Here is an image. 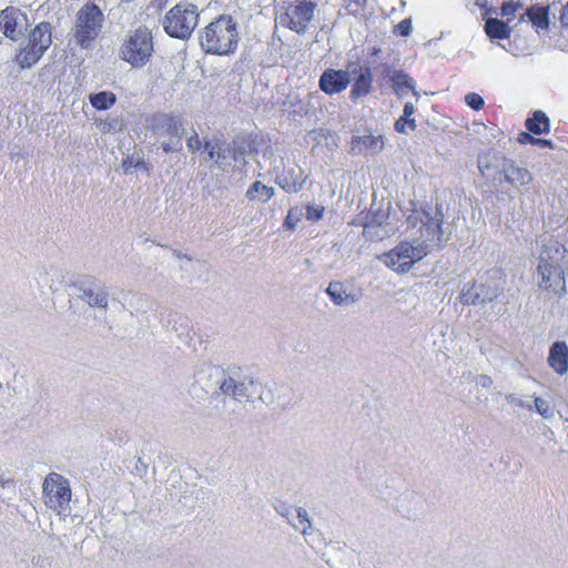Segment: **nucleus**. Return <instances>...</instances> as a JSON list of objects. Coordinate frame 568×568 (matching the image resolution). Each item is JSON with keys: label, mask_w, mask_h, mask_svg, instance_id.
Masks as SVG:
<instances>
[{"label": "nucleus", "mask_w": 568, "mask_h": 568, "mask_svg": "<svg viewBox=\"0 0 568 568\" xmlns=\"http://www.w3.org/2000/svg\"><path fill=\"white\" fill-rule=\"evenodd\" d=\"M221 389L225 394H232L233 396H237L239 395L237 392H236L237 385H236V383L232 378H230L227 381H224L222 383V385H221Z\"/></svg>", "instance_id": "35"}, {"label": "nucleus", "mask_w": 568, "mask_h": 568, "mask_svg": "<svg viewBox=\"0 0 568 568\" xmlns=\"http://www.w3.org/2000/svg\"><path fill=\"white\" fill-rule=\"evenodd\" d=\"M326 293L337 305H341L348 300V295L343 290L342 283L338 282L331 283L326 290Z\"/></svg>", "instance_id": "26"}, {"label": "nucleus", "mask_w": 568, "mask_h": 568, "mask_svg": "<svg viewBox=\"0 0 568 568\" xmlns=\"http://www.w3.org/2000/svg\"><path fill=\"white\" fill-rule=\"evenodd\" d=\"M90 103L97 110H108L114 105L116 97L113 92L101 91L90 95Z\"/></svg>", "instance_id": "24"}, {"label": "nucleus", "mask_w": 568, "mask_h": 568, "mask_svg": "<svg viewBox=\"0 0 568 568\" xmlns=\"http://www.w3.org/2000/svg\"><path fill=\"white\" fill-rule=\"evenodd\" d=\"M549 14V6H541L536 3L526 9V12L520 17V20H524L526 17L537 32L546 31L550 26Z\"/></svg>", "instance_id": "14"}, {"label": "nucleus", "mask_w": 568, "mask_h": 568, "mask_svg": "<svg viewBox=\"0 0 568 568\" xmlns=\"http://www.w3.org/2000/svg\"><path fill=\"white\" fill-rule=\"evenodd\" d=\"M505 181L515 187L527 185L531 182V174L527 169L519 168L513 162L505 163L503 168Z\"/></svg>", "instance_id": "18"}, {"label": "nucleus", "mask_w": 568, "mask_h": 568, "mask_svg": "<svg viewBox=\"0 0 568 568\" xmlns=\"http://www.w3.org/2000/svg\"><path fill=\"white\" fill-rule=\"evenodd\" d=\"M315 9L316 3L311 0L288 2L278 17L280 24L297 34H303L314 18Z\"/></svg>", "instance_id": "9"}, {"label": "nucleus", "mask_w": 568, "mask_h": 568, "mask_svg": "<svg viewBox=\"0 0 568 568\" xmlns=\"http://www.w3.org/2000/svg\"><path fill=\"white\" fill-rule=\"evenodd\" d=\"M153 36L148 27H139L123 40L120 57L133 68L145 65L154 51Z\"/></svg>", "instance_id": "6"}, {"label": "nucleus", "mask_w": 568, "mask_h": 568, "mask_svg": "<svg viewBox=\"0 0 568 568\" xmlns=\"http://www.w3.org/2000/svg\"><path fill=\"white\" fill-rule=\"evenodd\" d=\"M373 74L368 67H364L359 69V73L354 79L352 84L349 97L352 100H357L359 98L366 97L371 93L373 89Z\"/></svg>", "instance_id": "16"}, {"label": "nucleus", "mask_w": 568, "mask_h": 568, "mask_svg": "<svg viewBox=\"0 0 568 568\" xmlns=\"http://www.w3.org/2000/svg\"><path fill=\"white\" fill-rule=\"evenodd\" d=\"M485 32L490 39L504 40L510 37V28L506 22L489 18L485 22Z\"/></svg>", "instance_id": "22"}, {"label": "nucleus", "mask_w": 568, "mask_h": 568, "mask_svg": "<svg viewBox=\"0 0 568 568\" xmlns=\"http://www.w3.org/2000/svg\"><path fill=\"white\" fill-rule=\"evenodd\" d=\"M204 148L206 150L209 160L220 158L221 145L219 142L206 141Z\"/></svg>", "instance_id": "33"}, {"label": "nucleus", "mask_w": 568, "mask_h": 568, "mask_svg": "<svg viewBox=\"0 0 568 568\" xmlns=\"http://www.w3.org/2000/svg\"><path fill=\"white\" fill-rule=\"evenodd\" d=\"M163 150H164L165 152H170V151H171V146H170L169 144H164V145H163Z\"/></svg>", "instance_id": "43"}, {"label": "nucleus", "mask_w": 568, "mask_h": 568, "mask_svg": "<svg viewBox=\"0 0 568 568\" xmlns=\"http://www.w3.org/2000/svg\"><path fill=\"white\" fill-rule=\"evenodd\" d=\"M154 131L160 135L181 138L183 124L179 116L173 114H163L154 125Z\"/></svg>", "instance_id": "17"}, {"label": "nucleus", "mask_w": 568, "mask_h": 568, "mask_svg": "<svg viewBox=\"0 0 568 568\" xmlns=\"http://www.w3.org/2000/svg\"><path fill=\"white\" fill-rule=\"evenodd\" d=\"M426 231H427V233L432 232L433 237L436 236L437 239H439V233H440L439 224H437L435 222H430L429 224L426 225Z\"/></svg>", "instance_id": "38"}, {"label": "nucleus", "mask_w": 568, "mask_h": 568, "mask_svg": "<svg viewBox=\"0 0 568 568\" xmlns=\"http://www.w3.org/2000/svg\"><path fill=\"white\" fill-rule=\"evenodd\" d=\"M427 255V245L418 243L413 245L403 241L390 251L379 256V260L396 273H407L412 266Z\"/></svg>", "instance_id": "8"}, {"label": "nucleus", "mask_w": 568, "mask_h": 568, "mask_svg": "<svg viewBox=\"0 0 568 568\" xmlns=\"http://www.w3.org/2000/svg\"><path fill=\"white\" fill-rule=\"evenodd\" d=\"M523 8V3L520 1H507L501 6V16L507 19V22H510L517 11Z\"/></svg>", "instance_id": "27"}, {"label": "nucleus", "mask_w": 568, "mask_h": 568, "mask_svg": "<svg viewBox=\"0 0 568 568\" xmlns=\"http://www.w3.org/2000/svg\"><path fill=\"white\" fill-rule=\"evenodd\" d=\"M527 131L540 135L550 131V121L545 112L537 110L525 122Z\"/></svg>", "instance_id": "19"}, {"label": "nucleus", "mask_w": 568, "mask_h": 568, "mask_svg": "<svg viewBox=\"0 0 568 568\" xmlns=\"http://www.w3.org/2000/svg\"><path fill=\"white\" fill-rule=\"evenodd\" d=\"M389 80L392 82L394 92L398 95H402L409 91L415 92L414 80L403 70L393 71L392 75L389 77Z\"/></svg>", "instance_id": "20"}, {"label": "nucleus", "mask_w": 568, "mask_h": 568, "mask_svg": "<svg viewBox=\"0 0 568 568\" xmlns=\"http://www.w3.org/2000/svg\"><path fill=\"white\" fill-rule=\"evenodd\" d=\"M415 112V106L412 102H407L403 109V115L399 116L394 123V129L397 133L406 134L407 131H415L417 125L416 121L412 115Z\"/></svg>", "instance_id": "21"}, {"label": "nucleus", "mask_w": 568, "mask_h": 568, "mask_svg": "<svg viewBox=\"0 0 568 568\" xmlns=\"http://www.w3.org/2000/svg\"><path fill=\"white\" fill-rule=\"evenodd\" d=\"M385 148V140L378 135H357L351 140V152L353 154H377Z\"/></svg>", "instance_id": "13"}, {"label": "nucleus", "mask_w": 568, "mask_h": 568, "mask_svg": "<svg viewBox=\"0 0 568 568\" xmlns=\"http://www.w3.org/2000/svg\"><path fill=\"white\" fill-rule=\"evenodd\" d=\"M241 41L239 23L231 14H220L199 32L201 49L206 54L231 55Z\"/></svg>", "instance_id": "1"}, {"label": "nucleus", "mask_w": 568, "mask_h": 568, "mask_svg": "<svg viewBox=\"0 0 568 568\" xmlns=\"http://www.w3.org/2000/svg\"><path fill=\"white\" fill-rule=\"evenodd\" d=\"M298 517H302V519H306L305 516H302L301 513H298Z\"/></svg>", "instance_id": "47"}, {"label": "nucleus", "mask_w": 568, "mask_h": 568, "mask_svg": "<svg viewBox=\"0 0 568 568\" xmlns=\"http://www.w3.org/2000/svg\"><path fill=\"white\" fill-rule=\"evenodd\" d=\"M52 44V26L42 21L29 32L26 45L20 48L14 57V62L21 69L33 67Z\"/></svg>", "instance_id": "5"}, {"label": "nucleus", "mask_w": 568, "mask_h": 568, "mask_svg": "<svg viewBox=\"0 0 568 568\" xmlns=\"http://www.w3.org/2000/svg\"><path fill=\"white\" fill-rule=\"evenodd\" d=\"M535 139L536 138L532 135V133H530L528 131V132H520L518 134L517 141L520 144H535Z\"/></svg>", "instance_id": "37"}, {"label": "nucleus", "mask_w": 568, "mask_h": 568, "mask_svg": "<svg viewBox=\"0 0 568 568\" xmlns=\"http://www.w3.org/2000/svg\"><path fill=\"white\" fill-rule=\"evenodd\" d=\"M567 254L566 246L558 241L544 245L540 252L537 266L538 286L550 296L561 297L567 292L566 272L562 267Z\"/></svg>", "instance_id": "2"}, {"label": "nucleus", "mask_w": 568, "mask_h": 568, "mask_svg": "<svg viewBox=\"0 0 568 568\" xmlns=\"http://www.w3.org/2000/svg\"><path fill=\"white\" fill-rule=\"evenodd\" d=\"M466 104L475 111H479L484 108L485 101L481 95L475 92H469L464 97Z\"/></svg>", "instance_id": "28"}, {"label": "nucleus", "mask_w": 568, "mask_h": 568, "mask_svg": "<svg viewBox=\"0 0 568 568\" xmlns=\"http://www.w3.org/2000/svg\"><path fill=\"white\" fill-rule=\"evenodd\" d=\"M298 517H302V519H306L305 516H302L301 513H298Z\"/></svg>", "instance_id": "46"}, {"label": "nucleus", "mask_w": 568, "mask_h": 568, "mask_svg": "<svg viewBox=\"0 0 568 568\" xmlns=\"http://www.w3.org/2000/svg\"><path fill=\"white\" fill-rule=\"evenodd\" d=\"M199 20L197 6L189 1H180L164 14L162 27L169 37L187 40L197 27Z\"/></svg>", "instance_id": "3"}, {"label": "nucleus", "mask_w": 568, "mask_h": 568, "mask_svg": "<svg viewBox=\"0 0 568 568\" xmlns=\"http://www.w3.org/2000/svg\"><path fill=\"white\" fill-rule=\"evenodd\" d=\"M368 229H369V225H368V224H365V226H364V232L368 231Z\"/></svg>", "instance_id": "45"}, {"label": "nucleus", "mask_w": 568, "mask_h": 568, "mask_svg": "<svg viewBox=\"0 0 568 568\" xmlns=\"http://www.w3.org/2000/svg\"><path fill=\"white\" fill-rule=\"evenodd\" d=\"M305 521H306L307 525L303 526V530H305L310 526V521L307 519H305Z\"/></svg>", "instance_id": "44"}, {"label": "nucleus", "mask_w": 568, "mask_h": 568, "mask_svg": "<svg viewBox=\"0 0 568 568\" xmlns=\"http://www.w3.org/2000/svg\"><path fill=\"white\" fill-rule=\"evenodd\" d=\"M535 406H536L537 412L541 416H544L546 418L551 416V414H552L551 408H550L549 404L545 399H542L540 397H536L535 398Z\"/></svg>", "instance_id": "31"}, {"label": "nucleus", "mask_w": 568, "mask_h": 568, "mask_svg": "<svg viewBox=\"0 0 568 568\" xmlns=\"http://www.w3.org/2000/svg\"><path fill=\"white\" fill-rule=\"evenodd\" d=\"M284 225L290 230H293L295 227V223L292 222V211L288 212V214L284 221Z\"/></svg>", "instance_id": "41"}, {"label": "nucleus", "mask_w": 568, "mask_h": 568, "mask_svg": "<svg viewBox=\"0 0 568 568\" xmlns=\"http://www.w3.org/2000/svg\"><path fill=\"white\" fill-rule=\"evenodd\" d=\"M505 285V273L499 268L489 270L467 288L464 303L476 305L491 302L504 292Z\"/></svg>", "instance_id": "7"}, {"label": "nucleus", "mask_w": 568, "mask_h": 568, "mask_svg": "<svg viewBox=\"0 0 568 568\" xmlns=\"http://www.w3.org/2000/svg\"><path fill=\"white\" fill-rule=\"evenodd\" d=\"M347 14L355 18L362 17L367 7V0H343Z\"/></svg>", "instance_id": "25"}, {"label": "nucleus", "mask_w": 568, "mask_h": 568, "mask_svg": "<svg viewBox=\"0 0 568 568\" xmlns=\"http://www.w3.org/2000/svg\"><path fill=\"white\" fill-rule=\"evenodd\" d=\"M104 23V14L94 2H85L77 12L72 36L82 49H89L99 38Z\"/></svg>", "instance_id": "4"}, {"label": "nucleus", "mask_w": 568, "mask_h": 568, "mask_svg": "<svg viewBox=\"0 0 568 568\" xmlns=\"http://www.w3.org/2000/svg\"><path fill=\"white\" fill-rule=\"evenodd\" d=\"M274 195V189L263 184L261 181H255L246 191V197L250 201L267 202Z\"/></svg>", "instance_id": "23"}, {"label": "nucleus", "mask_w": 568, "mask_h": 568, "mask_svg": "<svg viewBox=\"0 0 568 568\" xmlns=\"http://www.w3.org/2000/svg\"><path fill=\"white\" fill-rule=\"evenodd\" d=\"M325 207L322 205H306V219L312 222H317L323 219Z\"/></svg>", "instance_id": "29"}, {"label": "nucleus", "mask_w": 568, "mask_h": 568, "mask_svg": "<svg viewBox=\"0 0 568 568\" xmlns=\"http://www.w3.org/2000/svg\"><path fill=\"white\" fill-rule=\"evenodd\" d=\"M549 366L559 375L568 371V346L565 342H555L549 351Z\"/></svg>", "instance_id": "15"}, {"label": "nucleus", "mask_w": 568, "mask_h": 568, "mask_svg": "<svg viewBox=\"0 0 568 568\" xmlns=\"http://www.w3.org/2000/svg\"><path fill=\"white\" fill-rule=\"evenodd\" d=\"M560 23L564 28L568 29V2L562 7L559 17Z\"/></svg>", "instance_id": "39"}, {"label": "nucleus", "mask_w": 568, "mask_h": 568, "mask_svg": "<svg viewBox=\"0 0 568 568\" xmlns=\"http://www.w3.org/2000/svg\"><path fill=\"white\" fill-rule=\"evenodd\" d=\"M282 187L284 190H286L287 192H296L297 191V189L295 186L292 187V186L282 185Z\"/></svg>", "instance_id": "42"}, {"label": "nucleus", "mask_w": 568, "mask_h": 568, "mask_svg": "<svg viewBox=\"0 0 568 568\" xmlns=\"http://www.w3.org/2000/svg\"><path fill=\"white\" fill-rule=\"evenodd\" d=\"M122 166L125 173H129L132 168L149 170L146 163L143 160L134 162L133 158L128 156L123 160Z\"/></svg>", "instance_id": "30"}, {"label": "nucleus", "mask_w": 568, "mask_h": 568, "mask_svg": "<svg viewBox=\"0 0 568 568\" xmlns=\"http://www.w3.org/2000/svg\"><path fill=\"white\" fill-rule=\"evenodd\" d=\"M394 32L402 37H407L412 32L410 19H404L395 26Z\"/></svg>", "instance_id": "32"}, {"label": "nucleus", "mask_w": 568, "mask_h": 568, "mask_svg": "<svg viewBox=\"0 0 568 568\" xmlns=\"http://www.w3.org/2000/svg\"><path fill=\"white\" fill-rule=\"evenodd\" d=\"M43 498L49 508L60 514L71 499L69 481L57 473H50L43 481Z\"/></svg>", "instance_id": "10"}, {"label": "nucleus", "mask_w": 568, "mask_h": 568, "mask_svg": "<svg viewBox=\"0 0 568 568\" xmlns=\"http://www.w3.org/2000/svg\"><path fill=\"white\" fill-rule=\"evenodd\" d=\"M534 145H540V146L552 148V142H551L550 140H545V139L536 138V139H535V144H534Z\"/></svg>", "instance_id": "40"}, {"label": "nucleus", "mask_w": 568, "mask_h": 568, "mask_svg": "<svg viewBox=\"0 0 568 568\" xmlns=\"http://www.w3.org/2000/svg\"><path fill=\"white\" fill-rule=\"evenodd\" d=\"M27 21V14L19 8L10 6L0 12V30L12 41H18L23 34L22 26Z\"/></svg>", "instance_id": "11"}, {"label": "nucleus", "mask_w": 568, "mask_h": 568, "mask_svg": "<svg viewBox=\"0 0 568 568\" xmlns=\"http://www.w3.org/2000/svg\"><path fill=\"white\" fill-rule=\"evenodd\" d=\"M351 82L349 74L344 70L326 69L320 77V89L328 94H337L346 90Z\"/></svg>", "instance_id": "12"}, {"label": "nucleus", "mask_w": 568, "mask_h": 568, "mask_svg": "<svg viewBox=\"0 0 568 568\" xmlns=\"http://www.w3.org/2000/svg\"><path fill=\"white\" fill-rule=\"evenodd\" d=\"M89 302H90V304L95 305V306H100V307H106V305H108L106 295H95V296H93V294H90L89 295Z\"/></svg>", "instance_id": "36"}, {"label": "nucleus", "mask_w": 568, "mask_h": 568, "mask_svg": "<svg viewBox=\"0 0 568 568\" xmlns=\"http://www.w3.org/2000/svg\"><path fill=\"white\" fill-rule=\"evenodd\" d=\"M187 149L191 152H197L202 148V142L197 133L191 135L186 141Z\"/></svg>", "instance_id": "34"}]
</instances>
